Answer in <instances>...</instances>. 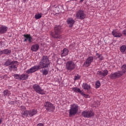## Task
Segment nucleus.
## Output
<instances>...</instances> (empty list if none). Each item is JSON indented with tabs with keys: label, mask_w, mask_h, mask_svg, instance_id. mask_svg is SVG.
Returning a JSON list of instances; mask_svg holds the SVG:
<instances>
[{
	"label": "nucleus",
	"mask_w": 126,
	"mask_h": 126,
	"mask_svg": "<svg viewBox=\"0 0 126 126\" xmlns=\"http://www.w3.org/2000/svg\"><path fill=\"white\" fill-rule=\"evenodd\" d=\"M50 65V60L47 56H43L41 58L38 65H34L32 68L27 70L26 73L29 74L36 72L38 69H42L43 75H47L49 73V66Z\"/></svg>",
	"instance_id": "nucleus-1"
},
{
	"label": "nucleus",
	"mask_w": 126,
	"mask_h": 126,
	"mask_svg": "<svg viewBox=\"0 0 126 126\" xmlns=\"http://www.w3.org/2000/svg\"><path fill=\"white\" fill-rule=\"evenodd\" d=\"M122 71H118L117 72L112 73L109 75L111 79H117L120 78L121 76L124 75V73L126 72V64L123 65L122 67Z\"/></svg>",
	"instance_id": "nucleus-2"
},
{
	"label": "nucleus",
	"mask_w": 126,
	"mask_h": 126,
	"mask_svg": "<svg viewBox=\"0 0 126 126\" xmlns=\"http://www.w3.org/2000/svg\"><path fill=\"white\" fill-rule=\"evenodd\" d=\"M62 26L60 25L59 26H56L54 28V32H51L50 35L54 38L55 39H62Z\"/></svg>",
	"instance_id": "nucleus-3"
},
{
	"label": "nucleus",
	"mask_w": 126,
	"mask_h": 126,
	"mask_svg": "<svg viewBox=\"0 0 126 126\" xmlns=\"http://www.w3.org/2000/svg\"><path fill=\"white\" fill-rule=\"evenodd\" d=\"M79 109V106L77 104H73L71 105L70 108L69 110V116L71 117L72 116H75L77 112H78V110Z\"/></svg>",
	"instance_id": "nucleus-4"
},
{
	"label": "nucleus",
	"mask_w": 126,
	"mask_h": 126,
	"mask_svg": "<svg viewBox=\"0 0 126 126\" xmlns=\"http://www.w3.org/2000/svg\"><path fill=\"white\" fill-rule=\"evenodd\" d=\"M75 67H76V65L73 61H69L66 63V69H67L68 71H72V70H74Z\"/></svg>",
	"instance_id": "nucleus-5"
},
{
	"label": "nucleus",
	"mask_w": 126,
	"mask_h": 126,
	"mask_svg": "<svg viewBox=\"0 0 126 126\" xmlns=\"http://www.w3.org/2000/svg\"><path fill=\"white\" fill-rule=\"evenodd\" d=\"M37 113V109H32V110L24 111L23 115L26 117H33V116H35Z\"/></svg>",
	"instance_id": "nucleus-6"
},
{
	"label": "nucleus",
	"mask_w": 126,
	"mask_h": 126,
	"mask_svg": "<svg viewBox=\"0 0 126 126\" xmlns=\"http://www.w3.org/2000/svg\"><path fill=\"white\" fill-rule=\"evenodd\" d=\"M44 107L48 112H54V111H55V106H54V104L50 102H45L44 103Z\"/></svg>",
	"instance_id": "nucleus-7"
},
{
	"label": "nucleus",
	"mask_w": 126,
	"mask_h": 126,
	"mask_svg": "<svg viewBox=\"0 0 126 126\" xmlns=\"http://www.w3.org/2000/svg\"><path fill=\"white\" fill-rule=\"evenodd\" d=\"M82 116L84 118H92L94 116L93 110H85L82 112Z\"/></svg>",
	"instance_id": "nucleus-8"
},
{
	"label": "nucleus",
	"mask_w": 126,
	"mask_h": 126,
	"mask_svg": "<svg viewBox=\"0 0 126 126\" xmlns=\"http://www.w3.org/2000/svg\"><path fill=\"white\" fill-rule=\"evenodd\" d=\"M76 17L77 19L82 20L86 17V14L84 13V11L83 10H80L76 12Z\"/></svg>",
	"instance_id": "nucleus-9"
},
{
	"label": "nucleus",
	"mask_w": 126,
	"mask_h": 126,
	"mask_svg": "<svg viewBox=\"0 0 126 126\" xmlns=\"http://www.w3.org/2000/svg\"><path fill=\"white\" fill-rule=\"evenodd\" d=\"M33 88L35 92H36V93H38V94H40L41 95H44L45 94V91L44 90L42 89L41 88V87L38 85H34L33 86Z\"/></svg>",
	"instance_id": "nucleus-10"
},
{
	"label": "nucleus",
	"mask_w": 126,
	"mask_h": 126,
	"mask_svg": "<svg viewBox=\"0 0 126 126\" xmlns=\"http://www.w3.org/2000/svg\"><path fill=\"white\" fill-rule=\"evenodd\" d=\"M17 66H18V62L17 61H12V63L10 66H8V69L11 71H17Z\"/></svg>",
	"instance_id": "nucleus-11"
},
{
	"label": "nucleus",
	"mask_w": 126,
	"mask_h": 126,
	"mask_svg": "<svg viewBox=\"0 0 126 126\" xmlns=\"http://www.w3.org/2000/svg\"><path fill=\"white\" fill-rule=\"evenodd\" d=\"M94 58L92 56L89 57L86 60V62L84 63V66L86 67H88V66H90L91 63L93 62Z\"/></svg>",
	"instance_id": "nucleus-12"
},
{
	"label": "nucleus",
	"mask_w": 126,
	"mask_h": 126,
	"mask_svg": "<svg viewBox=\"0 0 126 126\" xmlns=\"http://www.w3.org/2000/svg\"><path fill=\"white\" fill-rule=\"evenodd\" d=\"M109 73V71L107 69L104 70L102 72L101 71H98L97 72L96 74L98 75L100 77H102V78H104L105 76H107L108 75V73Z\"/></svg>",
	"instance_id": "nucleus-13"
},
{
	"label": "nucleus",
	"mask_w": 126,
	"mask_h": 126,
	"mask_svg": "<svg viewBox=\"0 0 126 126\" xmlns=\"http://www.w3.org/2000/svg\"><path fill=\"white\" fill-rule=\"evenodd\" d=\"M112 34L113 36H114L116 38H120V37H122V33L120 32H119L116 30H113L112 32Z\"/></svg>",
	"instance_id": "nucleus-14"
},
{
	"label": "nucleus",
	"mask_w": 126,
	"mask_h": 126,
	"mask_svg": "<svg viewBox=\"0 0 126 126\" xmlns=\"http://www.w3.org/2000/svg\"><path fill=\"white\" fill-rule=\"evenodd\" d=\"M23 36L25 38L24 42H27V41H29V43L32 42V37H31L30 34H24Z\"/></svg>",
	"instance_id": "nucleus-15"
},
{
	"label": "nucleus",
	"mask_w": 126,
	"mask_h": 126,
	"mask_svg": "<svg viewBox=\"0 0 126 126\" xmlns=\"http://www.w3.org/2000/svg\"><path fill=\"white\" fill-rule=\"evenodd\" d=\"M75 21L73 20L71 18H68L67 20V23L69 25V27L71 28L73 26V24H74Z\"/></svg>",
	"instance_id": "nucleus-16"
},
{
	"label": "nucleus",
	"mask_w": 126,
	"mask_h": 126,
	"mask_svg": "<svg viewBox=\"0 0 126 126\" xmlns=\"http://www.w3.org/2000/svg\"><path fill=\"white\" fill-rule=\"evenodd\" d=\"M82 88L84 90H86L87 91H89V90L91 89V87H90V86L88 85V84L86 83H84L82 84Z\"/></svg>",
	"instance_id": "nucleus-17"
},
{
	"label": "nucleus",
	"mask_w": 126,
	"mask_h": 126,
	"mask_svg": "<svg viewBox=\"0 0 126 126\" xmlns=\"http://www.w3.org/2000/svg\"><path fill=\"white\" fill-rule=\"evenodd\" d=\"M8 28L4 26H1L0 27V34H3V33H6L7 31Z\"/></svg>",
	"instance_id": "nucleus-18"
},
{
	"label": "nucleus",
	"mask_w": 126,
	"mask_h": 126,
	"mask_svg": "<svg viewBox=\"0 0 126 126\" xmlns=\"http://www.w3.org/2000/svg\"><path fill=\"white\" fill-rule=\"evenodd\" d=\"M67 55H68V50L66 48H64L62 51V53H61V57L63 58L67 56Z\"/></svg>",
	"instance_id": "nucleus-19"
},
{
	"label": "nucleus",
	"mask_w": 126,
	"mask_h": 126,
	"mask_svg": "<svg viewBox=\"0 0 126 126\" xmlns=\"http://www.w3.org/2000/svg\"><path fill=\"white\" fill-rule=\"evenodd\" d=\"M39 44H34L31 47V50L32 52H37L39 50Z\"/></svg>",
	"instance_id": "nucleus-20"
},
{
	"label": "nucleus",
	"mask_w": 126,
	"mask_h": 126,
	"mask_svg": "<svg viewBox=\"0 0 126 126\" xmlns=\"http://www.w3.org/2000/svg\"><path fill=\"white\" fill-rule=\"evenodd\" d=\"M120 52H121L122 54H126V46L125 45H122L120 48Z\"/></svg>",
	"instance_id": "nucleus-21"
},
{
	"label": "nucleus",
	"mask_w": 126,
	"mask_h": 126,
	"mask_svg": "<svg viewBox=\"0 0 126 126\" xmlns=\"http://www.w3.org/2000/svg\"><path fill=\"white\" fill-rule=\"evenodd\" d=\"M28 79V75L26 74H23L20 75V80H26V79Z\"/></svg>",
	"instance_id": "nucleus-22"
},
{
	"label": "nucleus",
	"mask_w": 126,
	"mask_h": 126,
	"mask_svg": "<svg viewBox=\"0 0 126 126\" xmlns=\"http://www.w3.org/2000/svg\"><path fill=\"white\" fill-rule=\"evenodd\" d=\"M72 90L74 92H76V93H80V94L83 92V91L80 90V89L77 88V87H74L72 88Z\"/></svg>",
	"instance_id": "nucleus-23"
},
{
	"label": "nucleus",
	"mask_w": 126,
	"mask_h": 126,
	"mask_svg": "<svg viewBox=\"0 0 126 126\" xmlns=\"http://www.w3.org/2000/svg\"><path fill=\"white\" fill-rule=\"evenodd\" d=\"M2 52V54H4L5 55H8V54H10L11 53V50L9 49H4L2 51H1Z\"/></svg>",
	"instance_id": "nucleus-24"
},
{
	"label": "nucleus",
	"mask_w": 126,
	"mask_h": 126,
	"mask_svg": "<svg viewBox=\"0 0 126 126\" xmlns=\"http://www.w3.org/2000/svg\"><path fill=\"white\" fill-rule=\"evenodd\" d=\"M12 63V62H11V60L10 59H8L4 63V65H5L6 66H9V65H11Z\"/></svg>",
	"instance_id": "nucleus-25"
},
{
	"label": "nucleus",
	"mask_w": 126,
	"mask_h": 126,
	"mask_svg": "<svg viewBox=\"0 0 126 126\" xmlns=\"http://www.w3.org/2000/svg\"><path fill=\"white\" fill-rule=\"evenodd\" d=\"M3 94H4V97H6L7 96H8L11 94L10 91H8V90H6L3 91Z\"/></svg>",
	"instance_id": "nucleus-26"
},
{
	"label": "nucleus",
	"mask_w": 126,
	"mask_h": 126,
	"mask_svg": "<svg viewBox=\"0 0 126 126\" xmlns=\"http://www.w3.org/2000/svg\"><path fill=\"white\" fill-rule=\"evenodd\" d=\"M96 56L97 57V59H99V61H103V56H102V54L96 53Z\"/></svg>",
	"instance_id": "nucleus-27"
},
{
	"label": "nucleus",
	"mask_w": 126,
	"mask_h": 126,
	"mask_svg": "<svg viewBox=\"0 0 126 126\" xmlns=\"http://www.w3.org/2000/svg\"><path fill=\"white\" fill-rule=\"evenodd\" d=\"M42 17V13H38L35 15L34 18L35 19H40Z\"/></svg>",
	"instance_id": "nucleus-28"
},
{
	"label": "nucleus",
	"mask_w": 126,
	"mask_h": 126,
	"mask_svg": "<svg viewBox=\"0 0 126 126\" xmlns=\"http://www.w3.org/2000/svg\"><path fill=\"white\" fill-rule=\"evenodd\" d=\"M14 77L16 79H18L19 80H20V75L19 74H14Z\"/></svg>",
	"instance_id": "nucleus-29"
},
{
	"label": "nucleus",
	"mask_w": 126,
	"mask_h": 126,
	"mask_svg": "<svg viewBox=\"0 0 126 126\" xmlns=\"http://www.w3.org/2000/svg\"><path fill=\"white\" fill-rule=\"evenodd\" d=\"M96 88H99L100 86H101V83H100V81H98L95 83Z\"/></svg>",
	"instance_id": "nucleus-30"
},
{
	"label": "nucleus",
	"mask_w": 126,
	"mask_h": 126,
	"mask_svg": "<svg viewBox=\"0 0 126 126\" xmlns=\"http://www.w3.org/2000/svg\"><path fill=\"white\" fill-rule=\"evenodd\" d=\"M81 95H82V96H83V97H85V98H88V96H89L87 94H85L84 91L82 92Z\"/></svg>",
	"instance_id": "nucleus-31"
},
{
	"label": "nucleus",
	"mask_w": 126,
	"mask_h": 126,
	"mask_svg": "<svg viewBox=\"0 0 126 126\" xmlns=\"http://www.w3.org/2000/svg\"><path fill=\"white\" fill-rule=\"evenodd\" d=\"M74 47H75V44L72 43L69 45V49H74Z\"/></svg>",
	"instance_id": "nucleus-32"
},
{
	"label": "nucleus",
	"mask_w": 126,
	"mask_h": 126,
	"mask_svg": "<svg viewBox=\"0 0 126 126\" xmlns=\"http://www.w3.org/2000/svg\"><path fill=\"white\" fill-rule=\"evenodd\" d=\"M80 76H79V75H77L74 76L75 80H78V79H80Z\"/></svg>",
	"instance_id": "nucleus-33"
},
{
	"label": "nucleus",
	"mask_w": 126,
	"mask_h": 126,
	"mask_svg": "<svg viewBox=\"0 0 126 126\" xmlns=\"http://www.w3.org/2000/svg\"><path fill=\"white\" fill-rule=\"evenodd\" d=\"M21 108L22 110H24V111L26 110V107L24 106H22L21 107Z\"/></svg>",
	"instance_id": "nucleus-34"
},
{
	"label": "nucleus",
	"mask_w": 126,
	"mask_h": 126,
	"mask_svg": "<svg viewBox=\"0 0 126 126\" xmlns=\"http://www.w3.org/2000/svg\"><path fill=\"white\" fill-rule=\"evenodd\" d=\"M37 126H44V125L42 123H39L37 125Z\"/></svg>",
	"instance_id": "nucleus-35"
},
{
	"label": "nucleus",
	"mask_w": 126,
	"mask_h": 126,
	"mask_svg": "<svg viewBox=\"0 0 126 126\" xmlns=\"http://www.w3.org/2000/svg\"><path fill=\"white\" fill-rule=\"evenodd\" d=\"M24 2H26V1H28L29 0H22Z\"/></svg>",
	"instance_id": "nucleus-36"
},
{
	"label": "nucleus",
	"mask_w": 126,
	"mask_h": 126,
	"mask_svg": "<svg viewBox=\"0 0 126 126\" xmlns=\"http://www.w3.org/2000/svg\"><path fill=\"white\" fill-rule=\"evenodd\" d=\"M2 123V119H0V125Z\"/></svg>",
	"instance_id": "nucleus-37"
},
{
	"label": "nucleus",
	"mask_w": 126,
	"mask_h": 126,
	"mask_svg": "<svg viewBox=\"0 0 126 126\" xmlns=\"http://www.w3.org/2000/svg\"><path fill=\"white\" fill-rule=\"evenodd\" d=\"M2 55V52L1 51H0V56H1Z\"/></svg>",
	"instance_id": "nucleus-38"
},
{
	"label": "nucleus",
	"mask_w": 126,
	"mask_h": 126,
	"mask_svg": "<svg viewBox=\"0 0 126 126\" xmlns=\"http://www.w3.org/2000/svg\"><path fill=\"white\" fill-rule=\"evenodd\" d=\"M84 0H80V2H82V1H83Z\"/></svg>",
	"instance_id": "nucleus-39"
},
{
	"label": "nucleus",
	"mask_w": 126,
	"mask_h": 126,
	"mask_svg": "<svg viewBox=\"0 0 126 126\" xmlns=\"http://www.w3.org/2000/svg\"><path fill=\"white\" fill-rule=\"evenodd\" d=\"M12 103H13V101H11V102H10V104H12Z\"/></svg>",
	"instance_id": "nucleus-40"
}]
</instances>
